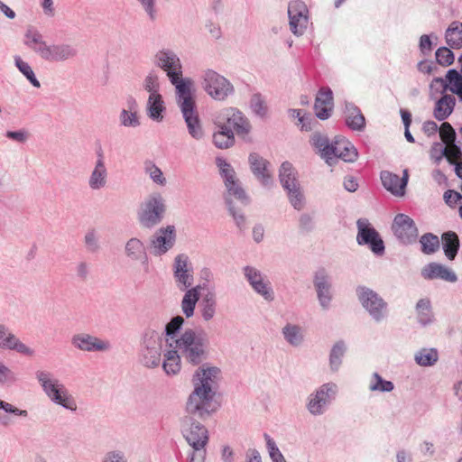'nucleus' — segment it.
<instances>
[{
	"mask_svg": "<svg viewBox=\"0 0 462 462\" xmlns=\"http://www.w3.org/2000/svg\"><path fill=\"white\" fill-rule=\"evenodd\" d=\"M213 123L216 128L232 129L240 136H245L251 130V125L244 114L236 107H224L214 114Z\"/></svg>",
	"mask_w": 462,
	"mask_h": 462,
	"instance_id": "f8f14e48",
	"label": "nucleus"
},
{
	"mask_svg": "<svg viewBox=\"0 0 462 462\" xmlns=\"http://www.w3.org/2000/svg\"><path fill=\"white\" fill-rule=\"evenodd\" d=\"M346 351V345L342 340L336 342L332 346L329 353V368L333 373H336L339 370Z\"/></svg>",
	"mask_w": 462,
	"mask_h": 462,
	"instance_id": "79ce46f5",
	"label": "nucleus"
},
{
	"mask_svg": "<svg viewBox=\"0 0 462 462\" xmlns=\"http://www.w3.org/2000/svg\"><path fill=\"white\" fill-rule=\"evenodd\" d=\"M443 249L446 256L449 260H453L457 255L459 241L457 236L453 232L445 233L442 236Z\"/></svg>",
	"mask_w": 462,
	"mask_h": 462,
	"instance_id": "09e8293b",
	"label": "nucleus"
},
{
	"mask_svg": "<svg viewBox=\"0 0 462 462\" xmlns=\"http://www.w3.org/2000/svg\"><path fill=\"white\" fill-rule=\"evenodd\" d=\"M145 13L147 18L153 22L158 17L156 0H135Z\"/></svg>",
	"mask_w": 462,
	"mask_h": 462,
	"instance_id": "680f3d73",
	"label": "nucleus"
},
{
	"mask_svg": "<svg viewBox=\"0 0 462 462\" xmlns=\"http://www.w3.org/2000/svg\"><path fill=\"white\" fill-rule=\"evenodd\" d=\"M165 212V203L161 193L153 192L140 204L137 211L139 224L148 229L159 225Z\"/></svg>",
	"mask_w": 462,
	"mask_h": 462,
	"instance_id": "9d476101",
	"label": "nucleus"
},
{
	"mask_svg": "<svg viewBox=\"0 0 462 462\" xmlns=\"http://www.w3.org/2000/svg\"><path fill=\"white\" fill-rule=\"evenodd\" d=\"M416 315L418 322L422 326L430 325L434 320L430 300L427 298L420 299L416 303Z\"/></svg>",
	"mask_w": 462,
	"mask_h": 462,
	"instance_id": "58836bf2",
	"label": "nucleus"
},
{
	"mask_svg": "<svg viewBox=\"0 0 462 462\" xmlns=\"http://www.w3.org/2000/svg\"><path fill=\"white\" fill-rule=\"evenodd\" d=\"M285 190L287 191V196L292 208L299 211L301 210L305 207V197L300 188V184L286 189Z\"/></svg>",
	"mask_w": 462,
	"mask_h": 462,
	"instance_id": "864d4df0",
	"label": "nucleus"
},
{
	"mask_svg": "<svg viewBox=\"0 0 462 462\" xmlns=\"http://www.w3.org/2000/svg\"><path fill=\"white\" fill-rule=\"evenodd\" d=\"M250 169L261 184L264 187H272L273 181L270 171V163L257 153H251L248 158Z\"/></svg>",
	"mask_w": 462,
	"mask_h": 462,
	"instance_id": "c85d7f7f",
	"label": "nucleus"
},
{
	"mask_svg": "<svg viewBox=\"0 0 462 462\" xmlns=\"http://www.w3.org/2000/svg\"><path fill=\"white\" fill-rule=\"evenodd\" d=\"M119 124L125 128H138L141 125V116L139 111L120 110Z\"/></svg>",
	"mask_w": 462,
	"mask_h": 462,
	"instance_id": "3c124183",
	"label": "nucleus"
},
{
	"mask_svg": "<svg viewBox=\"0 0 462 462\" xmlns=\"http://www.w3.org/2000/svg\"><path fill=\"white\" fill-rule=\"evenodd\" d=\"M356 294L361 306L374 322L380 323L387 319L388 303L375 291L366 286H357Z\"/></svg>",
	"mask_w": 462,
	"mask_h": 462,
	"instance_id": "9b49d317",
	"label": "nucleus"
},
{
	"mask_svg": "<svg viewBox=\"0 0 462 462\" xmlns=\"http://www.w3.org/2000/svg\"><path fill=\"white\" fill-rule=\"evenodd\" d=\"M338 394L336 383L328 382L315 388L306 398L305 408L312 417L325 415Z\"/></svg>",
	"mask_w": 462,
	"mask_h": 462,
	"instance_id": "0eeeda50",
	"label": "nucleus"
},
{
	"mask_svg": "<svg viewBox=\"0 0 462 462\" xmlns=\"http://www.w3.org/2000/svg\"><path fill=\"white\" fill-rule=\"evenodd\" d=\"M263 438L266 442V448L272 462H287L273 439L267 433H264Z\"/></svg>",
	"mask_w": 462,
	"mask_h": 462,
	"instance_id": "13d9d810",
	"label": "nucleus"
},
{
	"mask_svg": "<svg viewBox=\"0 0 462 462\" xmlns=\"http://www.w3.org/2000/svg\"><path fill=\"white\" fill-rule=\"evenodd\" d=\"M217 313V299L215 292H208L205 294L198 306V314L200 319L208 323L212 321Z\"/></svg>",
	"mask_w": 462,
	"mask_h": 462,
	"instance_id": "72a5a7b5",
	"label": "nucleus"
},
{
	"mask_svg": "<svg viewBox=\"0 0 462 462\" xmlns=\"http://www.w3.org/2000/svg\"><path fill=\"white\" fill-rule=\"evenodd\" d=\"M310 143L329 166L334 165L338 159L346 162H354L358 157L356 148L343 136H336L329 142L328 136L317 132L311 135Z\"/></svg>",
	"mask_w": 462,
	"mask_h": 462,
	"instance_id": "7ed1b4c3",
	"label": "nucleus"
},
{
	"mask_svg": "<svg viewBox=\"0 0 462 462\" xmlns=\"http://www.w3.org/2000/svg\"><path fill=\"white\" fill-rule=\"evenodd\" d=\"M200 285H196L194 288L183 291L184 294L180 300V310L184 319H190L195 315L196 306L200 301Z\"/></svg>",
	"mask_w": 462,
	"mask_h": 462,
	"instance_id": "c9c22d12",
	"label": "nucleus"
},
{
	"mask_svg": "<svg viewBox=\"0 0 462 462\" xmlns=\"http://www.w3.org/2000/svg\"><path fill=\"white\" fill-rule=\"evenodd\" d=\"M393 389V383L383 379L377 372H374L368 379V390L372 393H391Z\"/></svg>",
	"mask_w": 462,
	"mask_h": 462,
	"instance_id": "a19ab883",
	"label": "nucleus"
},
{
	"mask_svg": "<svg viewBox=\"0 0 462 462\" xmlns=\"http://www.w3.org/2000/svg\"><path fill=\"white\" fill-rule=\"evenodd\" d=\"M108 169L103 151L97 152V159L88 178V186L93 191L105 189L108 184Z\"/></svg>",
	"mask_w": 462,
	"mask_h": 462,
	"instance_id": "4be33fe9",
	"label": "nucleus"
},
{
	"mask_svg": "<svg viewBox=\"0 0 462 462\" xmlns=\"http://www.w3.org/2000/svg\"><path fill=\"white\" fill-rule=\"evenodd\" d=\"M421 276L425 280H441L448 282H456L457 276L450 268L439 263H430L426 264L420 272Z\"/></svg>",
	"mask_w": 462,
	"mask_h": 462,
	"instance_id": "c756f323",
	"label": "nucleus"
},
{
	"mask_svg": "<svg viewBox=\"0 0 462 462\" xmlns=\"http://www.w3.org/2000/svg\"><path fill=\"white\" fill-rule=\"evenodd\" d=\"M447 81L448 83V88L452 92L457 94L460 100L462 101V77L461 75L455 69H450L448 71L446 76Z\"/></svg>",
	"mask_w": 462,
	"mask_h": 462,
	"instance_id": "5fc2aeb1",
	"label": "nucleus"
},
{
	"mask_svg": "<svg viewBox=\"0 0 462 462\" xmlns=\"http://www.w3.org/2000/svg\"><path fill=\"white\" fill-rule=\"evenodd\" d=\"M17 381L15 373L0 360V385L10 386Z\"/></svg>",
	"mask_w": 462,
	"mask_h": 462,
	"instance_id": "052dcab7",
	"label": "nucleus"
},
{
	"mask_svg": "<svg viewBox=\"0 0 462 462\" xmlns=\"http://www.w3.org/2000/svg\"><path fill=\"white\" fill-rule=\"evenodd\" d=\"M14 61L15 67L18 69V70L26 78V79L34 87L37 88H41V83L37 79L34 71L31 65L24 61L20 56L16 55L14 57Z\"/></svg>",
	"mask_w": 462,
	"mask_h": 462,
	"instance_id": "de8ad7c7",
	"label": "nucleus"
},
{
	"mask_svg": "<svg viewBox=\"0 0 462 462\" xmlns=\"http://www.w3.org/2000/svg\"><path fill=\"white\" fill-rule=\"evenodd\" d=\"M176 228L172 225H168L159 228L151 239V247L156 256L165 254L175 245Z\"/></svg>",
	"mask_w": 462,
	"mask_h": 462,
	"instance_id": "412c9836",
	"label": "nucleus"
},
{
	"mask_svg": "<svg viewBox=\"0 0 462 462\" xmlns=\"http://www.w3.org/2000/svg\"><path fill=\"white\" fill-rule=\"evenodd\" d=\"M181 433L192 447L189 462H204L206 457V445L208 441V431L206 427L193 416H185L181 421Z\"/></svg>",
	"mask_w": 462,
	"mask_h": 462,
	"instance_id": "423d86ee",
	"label": "nucleus"
},
{
	"mask_svg": "<svg viewBox=\"0 0 462 462\" xmlns=\"http://www.w3.org/2000/svg\"><path fill=\"white\" fill-rule=\"evenodd\" d=\"M382 184L385 189L396 197H402L409 180L408 170H404L402 177L389 171H383L380 174Z\"/></svg>",
	"mask_w": 462,
	"mask_h": 462,
	"instance_id": "bb28decb",
	"label": "nucleus"
},
{
	"mask_svg": "<svg viewBox=\"0 0 462 462\" xmlns=\"http://www.w3.org/2000/svg\"><path fill=\"white\" fill-rule=\"evenodd\" d=\"M313 284L321 309L328 310L331 306L333 296L329 276L324 268H320L315 272Z\"/></svg>",
	"mask_w": 462,
	"mask_h": 462,
	"instance_id": "5701e85b",
	"label": "nucleus"
},
{
	"mask_svg": "<svg viewBox=\"0 0 462 462\" xmlns=\"http://www.w3.org/2000/svg\"><path fill=\"white\" fill-rule=\"evenodd\" d=\"M420 243L421 245V251L426 254H430L435 253L439 246V237L430 233L423 235Z\"/></svg>",
	"mask_w": 462,
	"mask_h": 462,
	"instance_id": "4d7b16f0",
	"label": "nucleus"
},
{
	"mask_svg": "<svg viewBox=\"0 0 462 462\" xmlns=\"http://www.w3.org/2000/svg\"><path fill=\"white\" fill-rule=\"evenodd\" d=\"M0 349L16 351L17 353L32 356L34 350L23 343L5 324L0 323Z\"/></svg>",
	"mask_w": 462,
	"mask_h": 462,
	"instance_id": "393cba45",
	"label": "nucleus"
},
{
	"mask_svg": "<svg viewBox=\"0 0 462 462\" xmlns=\"http://www.w3.org/2000/svg\"><path fill=\"white\" fill-rule=\"evenodd\" d=\"M215 393L193 388L186 402L188 416L203 419L215 411Z\"/></svg>",
	"mask_w": 462,
	"mask_h": 462,
	"instance_id": "4468645a",
	"label": "nucleus"
},
{
	"mask_svg": "<svg viewBox=\"0 0 462 462\" xmlns=\"http://www.w3.org/2000/svg\"><path fill=\"white\" fill-rule=\"evenodd\" d=\"M288 115L292 119H297L296 125L301 131H310L312 129L311 122L314 120L310 114L305 113L301 109H289Z\"/></svg>",
	"mask_w": 462,
	"mask_h": 462,
	"instance_id": "8fccbe9b",
	"label": "nucleus"
},
{
	"mask_svg": "<svg viewBox=\"0 0 462 462\" xmlns=\"http://www.w3.org/2000/svg\"><path fill=\"white\" fill-rule=\"evenodd\" d=\"M227 207H228V211H229L230 215L232 216L233 220H234L236 226L240 230L245 229V227H246V218H245L244 213L240 209H237L232 204V202L229 200V199H227Z\"/></svg>",
	"mask_w": 462,
	"mask_h": 462,
	"instance_id": "e2e57ef3",
	"label": "nucleus"
},
{
	"mask_svg": "<svg viewBox=\"0 0 462 462\" xmlns=\"http://www.w3.org/2000/svg\"><path fill=\"white\" fill-rule=\"evenodd\" d=\"M392 229L396 238L404 245L414 243L419 235L418 228L412 218L404 214L395 216Z\"/></svg>",
	"mask_w": 462,
	"mask_h": 462,
	"instance_id": "aec40b11",
	"label": "nucleus"
},
{
	"mask_svg": "<svg viewBox=\"0 0 462 462\" xmlns=\"http://www.w3.org/2000/svg\"><path fill=\"white\" fill-rule=\"evenodd\" d=\"M145 112L147 116L153 122L160 123L164 118L166 105L161 93L148 95L145 104Z\"/></svg>",
	"mask_w": 462,
	"mask_h": 462,
	"instance_id": "f704fd0d",
	"label": "nucleus"
},
{
	"mask_svg": "<svg viewBox=\"0 0 462 462\" xmlns=\"http://www.w3.org/2000/svg\"><path fill=\"white\" fill-rule=\"evenodd\" d=\"M357 236L356 242L359 245H367L376 255H382L384 253V244L378 232L372 226L365 218H360L356 222Z\"/></svg>",
	"mask_w": 462,
	"mask_h": 462,
	"instance_id": "a211bd4d",
	"label": "nucleus"
},
{
	"mask_svg": "<svg viewBox=\"0 0 462 462\" xmlns=\"http://www.w3.org/2000/svg\"><path fill=\"white\" fill-rule=\"evenodd\" d=\"M0 410H3L5 413L21 418H27L29 412L27 410L20 409L10 402L0 399Z\"/></svg>",
	"mask_w": 462,
	"mask_h": 462,
	"instance_id": "0e129e2a",
	"label": "nucleus"
},
{
	"mask_svg": "<svg viewBox=\"0 0 462 462\" xmlns=\"http://www.w3.org/2000/svg\"><path fill=\"white\" fill-rule=\"evenodd\" d=\"M125 257L134 263L146 264L148 263L147 246L143 240L138 237L129 238L124 247Z\"/></svg>",
	"mask_w": 462,
	"mask_h": 462,
	"instance_id": "473e14b6",
	"label": "nucleus"
},
{
	"mask_svg": "<svg viewBox=\"0 0 462 462\" xmlns=\"http://www.w3.org/2000/svg\"><path fill=\"white\" fill-rule=\"evenodd\" d=\"M439 360V352L433 347H424L414 355V361L420 366H433Z\"/></svg>",
	"mask_w": 462,
	"mask_h": 462,
	"instance_id": "37998d69",
	"label": "nucleus"
},
{
	"mask_svg": "<svg viewBox=\"0 0 462 462\" xmlns=\"http://www.w3.org/2000/svg\"><path fill=\"white\" fill-rule=\"evenodd\" d=\"M242 273L255 294L267 302L274 300L275 293L272 282L260 269L253 265H245L242 268Z\"/></svg>",
	"mask_w": 462,
	"mask_h": 462,
	"instance_id": "2eb2a0df",
	"label": "nucleus"
},
{
	"mask_svg": "<svg viewBox=\"0 0 462 462\" xmlns=\"http://www.w3.org/2000/svg\"><path fill=\"white\" fill-rule=\"evenodd\" d=\"M439 135L446 145H449L455 142L456 134L449 123L444 122L439 127Z\"/></svg>",
	"mask_w": 462,
	"mask_h": 462,
	"instance_id": "69168bd1",
	"label": "nucleus"
},
{
	"mask_svg": "<svg viewBox=\"0 0 462 462\" xmlns=\"http://www.w3.org/2000/svg\"><path fill=\"white\" fill-rule=\"evenodd\" d=\"M200 80L203 90L216 101H225L235 93L231 81L212 69H204Z\"/></svg>",
	"mask_w": 462,
	"mask_h": 462,
	"instance_id": "1a4fd4ad",
	"label": "nucleus"
},
{
	"mask_svg": "<svg viewBox=\"0 0 462 462\" xmlns=\"http://www.w3.org/2000/svg\"><path fill=\"white\" fill-rule=\"evenodd\" d=\"M35 378L42 387L46 397L54 404L63 409L75 412L78 403L75 397L69 393L65 384L52 373L46 370H38Z\"/></svg>",
	"mask_w": 462,
	"mask_h": 462,
	"instance_id": "20e7f679",
	"label": "nucleus"
},
{
	"mask_svg": "<svg viewBox=\"0 0 462 462\" xmlns=\"http://www.w3.org/2000/svg\"><path fill=\"white\" fill-rule=\"evenodd\" d=\"M143 172L150 178V180L156 185L163 187L167 184V180L163 175L162 171L151 160L146 159L143 162Z\"/></svg>",
	"mask_w": 462,
	"mask_h": 462,
	"instance_id": "c03bdc74",
	"label": "nucleus"
},
{
	"mask_svg": "<svg viewBox=\"0 0 462 462\" xmlns=\"http://www.w3.org/2000/svg\"><path fill=\"white\" fill-rule=\"evenodd\" d=\"M23 44L41 59H42L48 46L43 34L32 25H29L25 30Z\"/></svg>",
	"mask_w": 462,
	"mask_h": 462,
	"instance_id": "2f4dec72",
	"label": "nucleus"
},
{
	"mask_svg": "<svg viewBox=\"0 0 462 462\" xmlns=\"http://www.w3.org/2000/svg\"><path fill=\"white\" fill-rule=\"evenodd\" d=\"M446 41L449 47L460 49L462 47V23L453 22L446 31Z\"/></svg>",
	"mask_w": 462,
	"mask_h": 462,
	"instance_id": "49530a36",
	"label": "nucleus"
},
{
	"mask_svg": "<svg viewBox=\"0 0 462 462\" xmlns=\"http://www.w3.org/2000/svg\"><path fill=\"white\" fill-rule=\"evenodd\" d=\"M250 108L255 116L261 118L265 117L268 112L265 99L258 93L252 96L250 99Z\"/></svg>",
	"mask_w": 462,
	"mask_h": 462,
	"instance_id": "6e6d98bb",
	"label": "nucleus"
},
{
	"mask_svg": "<svg viewBox=\"0 0 462 462\" xmlns=\"http://www.w3.org/2000/svg\"><path fill=\"white\" fill-rule=\"evenodd\" d=\"M333 92L328 87L321 88L315 99L314 110L316 116L326 120L331 116L333 110Z\"/></svg>",
	"mask_w": 462,
	"mask_h": 462,
	"instance_id": "7c9ffc66",
	"label": "nucleus"
},
{
	"mask_svg": "<svg viewBox=\"0 0 462 462\" xmlns=\"http://www.w3.org/2000/svg\"><path fill=\"white\" fill-rule=\"evenodd\" d=\"M180 108L189 134L196 141H201L205 137L199 115L197 109L194 91L175 97Z\"/></svg>",
	"mask_w": 462,
	"mask_h": 462,
	"instance_id": "6e6552de",
	"label": "nucleus"
},
{
	"mask_svg": "<svg viewBox=\"0 0 462 462\" xmlns=\"http://www.w3.org/2000/svg\"><path fill=\"white\" fill-rule=\"evenodd\" d=\"M289 28L296 37L302 36L310 24V11L301 0H291L288 4Z\"/></svg>",
	"mask_w": 462,
	"mask_h": 462,
	"instance_id": "dca6fc26",
	"label": "nucleus"
},
{
	"mask_svg": "<svg viewBox=\"0 0 462 462\" xmlns=\"http://www.w3.org/2000/svg\"><path fill=\"white\" fill-rule=\"evenodd\" d=\"M342 113L345 124L350 130L363 132L365 129V117L361 109L355 103L345 100Z\"/></svg>",
	"mask_w": 462,
	"mask_h": 462,
	"instance_id": "cd10ccee",
	"label": "nucleus"
},
{
	"mask_svg": "<svg viewBox=\"0 0 462 462\" xmlns=\"http://www.w3.org/2000/svg\"><path fill=\"white\" fill-rule=\"evenodd\" d=\"M220 378V368L209 363H205L196 369L191 383L193 388L217 393Z\"/></svg>",
	"mask_w": 462,
	"mask_h": 462,
	"instance_id": "f3484780",
	"label": "nucleus"
},
{
	"mask_svg": "<svg viewBox=\"0 0 462 462\" xmlns=\"http://www.w3.org/2000/svg\"><path fill=\"white\" fill-rule=\"evenodd\" d=\"M281 332L284 340L293 347H299L304 342V331L300 325L286 323Z\"/></svg>",
	"mask_w": 462,
	"mask_h": 462,
	"instance_id": "e433bc0d",
	"label": "nucleus"
},
{
	"mask_svg": "<svg viewBox=\"0 0 462 462\" xmlns=\"http://www.w3.org/2000/svg\"><path fill=\"white\" fill-rule=\"evenodd\" d=\"M213 143L218 149H227L235 143V133L232 129L216 128L213 134Z\"/></svg>",
	"mask_w": 462,
	"mask_h": 462,
	"instance_id": "a18cd8bd",
	"label": "nucleus"
},
{
	"mask_svg": "<svg viewBox=\"0 0 462 462\" xmlns=\"http://www.w3.org/2000/svg\"><path fill=\"white\" fill-rule=\"evenodd\" d=\"M166 346L165 330L146 328L142 333L139 346V360L147 368L158 367L162 362L163 346Z\"/></svg>",
	"mask_w": 462,
	"mask_h": 462,
	"instance_id": "39448f33",
	"label": "nucleus"
},
{
	"mask_svg": "<svg viewBox=\"0 0 462 462\" xmlns=\"http://www.w3.org/2000/svg\"><path fill=\"white\" fill-rule=\"evenodd\" d=\"M185 323L180 315L173 317L165 325L166 350L162 368L167 375H176L181 369V358L191 365H199L208 355V339L203 332L193 328L180 330Z\"/></svg>",
	"mask_w": 462,
	"mask_h": 462,
	"instance_id": "f257e3e1",
	"label": "nucleus"
},
{
	"mask_svg": "<svg viewBox=\"0 0 462 462\" xmlns=\"http://www.w3.org/2000/svg\"><path fill=\"white\" fill-rule=\"evenodd\" d=\"M217 165L219 168L226 189V202L227 199L233 203V199L238 200L243 205H247L250 199L242 188L233 167L222 158L217 159Z\"/></svg>",
	"mask_w": 462,
	"mask_h": 462,
	"instance_id": "ddd939ff",
	"label": "nucleus"
},
{
	"mask_svg": "<svg viewBox=\"0 0 462 462\" xmlns=\"http://www.w3.org/2000/svg\"><path fill=\"white\" fill-rule=\"evenodd\" d=\"M436 59L439 64L450 65L454 61V54L449 49L442 47L436 51Z\"/></svg>",
	"mask_w": 462,
	"mask_h": 462,
	"instance_id": "338daca9",
	"label": "nucleus"
},
{
	"mask_svg": "<svg viewBox=\"0 0 462 462\" xmlns=\"http://www.w3.org/2000/svg\"><path fill=\"white\" fill-rule=\"evenodd\" d=\"M142 87L148 95L161 93V80L159 75L153 70L148 72L143 79Z\"/></svg>",
	"mask_w": 462,
	"mask_h": 462,
	"instance_id": "603ef678",
	"label": "nucleus"
},
{
	"mask_svg": "<svg viewBox=\"0 0 462 462\" xmlns=\"http://www.w3.org/2000/svg\"><path fill=\"white\" fill-rule=\"evenodd\" d=\"M456 105V98L452 95H443L434 106L433 116L439 121H444L453 112Z\"/></svg>",
	"mask_w": 462,
	"mask_h": 462,
	"instance_id": "4c0bfd02",
	"label": "nucleus"
},
{
	"mask_svg": "<svg viewBox=\"0 0 462 462\" xmlns=\"http://www.w3.org/2000/svg\"><path fill=\"white\" fill-rule=\"evenodd\" d=\"M279 179L284 189L295 187V185L299 184L297 180V172L292 164L289 162L282 163L279 170Z\"/></svg>",
	"mask_w": 462,
	"mask_h": 462,
	"instance_id": "ea45409f",
	"label": "nucleus"
},
{
	"mask_svg": "<svg viewBox=\"0 0 462 462\" xmlns=\"http://www.w3.org/2000/svg\"><path fill=\"white\" fill-rule=\"evenodd\" d=\"M172 271L173 280L179 291L195 287L193 267L187 254H180L175 256Z\"/></svg>",
	"mask_w": 462,
	"mask_h": 462,
	"instance_id": "6ab92c4d",
	"label": "nucleus"
},
{
	"mask_svg": "<svg viewBox=\"0 0 462 462\" xmlns=\"http://www.w3.org/2000/svg\"><path fill=\"white\" fill-rule=\"evenodd\" d=\"M101 462H127V458L125 452L119 449H114L107 451L104 455Z\"/></svg>",
	"mask_w": 462,
	"mask_h": 462,
	"instance_id": "774afa93",
	"label": "nucleus"
},
{
	"mask_svg": "<svg viewBox=\"0 0 462 462\" xmlns=\"http://www.w3.org/2000/svg\"><path fill=\"white\" fill-rule=\"evenodd\" d=\"M84 245L88 252L97 253L100 249L99 236L95 229H88L84 236Z\"/></svg>",
	"mask_w": 462,
	"mask_h": 462,
	"instance_id": "bf43d9fd",
	"label": "nucleus"
},
{
	"mask_svg": "<svg viewBox=\"0 0 462 462\" xmlns=\"http://www.w3.org/2000/svg\"><path fill=\"white\" fill-rule=\"evenodd\" d=\"M71 344L79 350L85 352H106L111 349V344L106 339L88 333H79L71 337Z\"/></svg>",
	"mask_w": 462,
	"mask_h": 462,
	"instance_id": "b1692460",
	"label": "nucleus"
},
{
	"mask_svg": "<svg viewBox=\"0 0 462 462\" xmlns=\"http://www.w3.org/2000/svg\"><path fill=\"white\" fill-rule=\"evenodd\" d=\"M152 62L165 73L174 87L175 97L194 91L192 79L183 76V65L176 51L162 48L153 55Z\"/></svg>",
	"mask_w": 462,
	"mask_h": 462,
	"instance_id": "f03ea898",
	"label": "nucleus"
},
{
	"mask_svg": "<svg viewBox=\"0 0 462 462\" xmlns=\"http://www.w3.org/2000/svg\"><path fill=\"white\" fill-rule=\"evenodd\" d=\"M77 54L76 47L70 43H48L42 60L48 62H62L74 59Z\"/></svg>",
	"mask_w": 462,
	"mask_h": 462,
	"instance_id": "a878e982",
	"label": "nucleus"
}]
</instances>
